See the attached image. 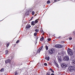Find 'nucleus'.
I'll return each mask as SVG.
<instances>
[{"mask_svg":"<svg viewBox=\"0 0 75 75\" xmlns=\"http://www.w3.org/2000/svg\"><path fill=\"white\" fill-rule=\"evenodd\" d=\"M55 47L56 48H62V45H55Z\"/></svg>","mask_w":75,"mask_h":75,"instance_id":"5","label":"nucleus"},{"mask_svg":"<svg viewBox=\"0 0 75 75\" xmlns=\"http://www.w3.org/2000/svg\"><path fill=\"white\" fill-rule=\"evenodd\" d=\"M58 61L59 62H61L62 61L61 60V59H60L59 58H58Z\"/></svg>","mask_w":75,"mask_h":75,"instance_id":"15","label":"nucleus"},{"mask_svg":"<svg viewBox=\"0 0 75 75\" xmlns=\"http://www.w3.org/2000/svg\"><path fill=\"white\" fill-rule=\"evenodd\" d=\"M47 75H50V74H47Z\"/></svg>","mask_w":75,"mask_h":75,"instance_id":"44","label":"nucleus"},{"mask_svg":"<svg viewBox=\"0 0 75 75\" xmlns=\"http://www.w3.org/2000/svg\"><path fill=\"white\" fill-rule=\"evenodd\" d=\"M52 69L51 68H50V71H52Z\"/></svg>","mask_w":75,"mask_h":75,"instance_id":"36","label":"nucleus"},{"mask_svg":"<svg viewBox=\"0 0 75 75\" xmlns=\"http://www.w3.org/2000/svg\"><path fill=\"white\" fill-rule=\"evenodd\" d=\"M48 41H51V39L50 38H48Z\"/></svg>","mask_w":75,"mask_h":75,"instance_id":"31","label":"nucleus"},{"mask_svg":"<svg viewBox=\"0 0 75 75\" xmlns=\"http://www.w3.org/2000/svg\"><path fill=\"white\" fill-rule=\"evenodd\" d=\"M47 4H50V1H47Z\"/></svg>","mask_w":75,"mask_h":75,"instance_id":"23","label":"nucleus"},{"mask_svg":"<svg viewBox=\"0 0 75 75\" xmlns=\"http://www.w3.org/2000/svg\"><path fill=\"white\" fill-rule=\"evenodd\" d=\"M47 74H48V73Z\"/></svg>","mask_w":75,"mask_h":75,"instance_id":"46","label":"nucleus"},{"mask_svg":"<svg viewBox=\"0 0 75 75\" xmlns=\"http://www.w3.org/2000/svg\"><path fill=\"white\" fill-rule=\"evenodd\" d=\"M45 48L46 50H48V47L47 46H46L45 47Z\"/></svg>","mask_w":75,"mask_h":75,"instance_id":"18","label":"nucleus"},{"mask_svg":"<svg viewBox=\"0 0 75 75\" xmlns=\"http://www.w3.org/2000/svg\"><path fill=\"white\" fill-rule=\"evenodd\" d=\"M36 39H37V40H38V38H37Z\"/></svg>","mask_w":75,"mask_h":75,"instance_id":"42","label":"nucleus"},{"mask_svg":"<svg viewBox=\"0 0 75 75\" xmlns=\"http://www.w3.org/2000/svg\"><path fill=\"white\" fill-rule=\"evenodd\" d=\"M51 72H52L53 73H54V70H52Z\"/></svg>","mask_w":75,"mask_h":75,"instance_id":"34","label":"nucleus"},{"mask_svg":"<svg viewBox=\"0 0 75 75\" xmlns=\"http://www.w3.org/2000/svg\"><path fill=\"white\" fill-rule=\"evenodd\" d=\"M19 41H20L19 40H17L16 42V44H18L19 42Z\"/></svg>","mask_w":75,"mask_h":75,"instance_id":"25","label":"nucleus"},{"mask_svg":"<svg viewBox=\"0 0 75 75\" xmlns=\"http://www.w3.org/2000/svg\"><path fill=\"white\" fill-rule=\"evenodd\" d=\"M6 64H7L9 63L10 64L11 63V60L9 59H7L5 61Z\"/></svg>","mask_w":75,"mask_h":75,"instance_id":"6","label":"nucleus"},{"mask_svg":"<svg viewBox=\"0 0 75 75\" xmlns=\"http://www.w3.org/2000/svg\"><path fill=\"white\" fill-rule=\"evenodd\" d=\"M9 46V44H8V43L6 45V47H8Z\"/></svg>","mask_w":75,"mask_h":75,"instance_id":"30","label":"nucleus"},{"mask_svg":"<svg viewBox=\"0 0 75 75\" xmlns=\"http://www.w3.org/2000/svg\"><path fill=\"white\" fill-rule=\"evenodd\" d=\"M72 33L73 34V35H74L75 36V31H74Z\"/></svg>","mask_w":75,"mask_h":75,"instance_id":"26","label":"nucleus"},{"mask_svg":"<svg viewBox=\"0 0 75 75\" xmlns=\"http://www.w3.org/2000/svg\"><path fill=\"white\" fill-rule=\"evenodd\" d=\"M63 60L65 61H68L69 60V58L68 56H66L64 57Z\"/></svg>","mask_w":75,"mask_h":75,"instance_id":"3","label":"nucleus"},{"mask_svg":"<svg viewBox=\"0 0 75 75\" xmlns=\"http://www.w3.org/2000/svg\"><path fill=\"white\" fill-rule=\"evenodd\" d=\"M31 27V26L30 25H28L26 26V28H30Z\"/></svg>","mask_w":75,"mask_h":75,"instance_id":"10","label":"nucleus"},{"mask_svg":"<svg viewBox=\"0 0 75 75\" xmlns=\"http://www.w3.org/2000/svg\"><path fill=\"white\" fill-rule=\"evenodd\" d=\"M14 54H13L10 57V58H11V60H12V59H13V58H14Z\"/></svg>","mask_w":75,"mask_h":75,"instance_id":"9","label":"nucleus"},{"mask_svg":"<svg viewBox=\"0 0 75 75\" xmlns=\"http://www.w3.org/2000/svg\"><path fill=\"white\" fill-rule=\"evenodd\" d=\"M35 31L37 32H38V31H39V30L37 29H36L35 30Z\"/></svg>","mask_w":75,"mask_h":75,"instance_id":"24","label":"nucleus"},{"mask_svg":"<svg viewBox=\"0 0 75 75\" xmlns=\"http://www.w3.org/2000/svg\"><path fill=\"white\" fill-rule=\"evenodd\" d=\"M42 48H43V46H41V47L38 49V53H40V51H41V50H42Z\"/></svg>","mask_w":75,"mask_h":75,"instance_id":"8","label":"nucleus"},{"mask_svg":"<svg viewBox=\"0 0 75 75\" xmlns=\"http://www.w3.org/2000/svg\"><path fill=\"white\" fill-rule=\"evenodd\" d=\"M45 59H47V57L46 56L45 57Z\"/></svg>","mask_w":75,"mask_h":75,"instance_id":"35","label":"nucleus"},{"mask_svg":"<svg viewBox=\"0 0 75 75\" xmlns=\"http://www.w3.org/2000/svg\"><path fill=\"white\" fill-rule=\"evenodd\" d=\"M68 54L70 55V56H72L73 55V51L70 48H68L67 50Z\"/></svg>","mask_w":75,"mask_h":75,"instance_id":"1","label":"nucleus"},{"mask_svg":"<svg viewBox=\"0 0 75 75\" xmlns=\"http://www.w3.org/2000/svg\"><path fill=\"white\" fill-rule=\"evenodd\" d=\"M27 15H28V14H27Z\"/></svg>","mask_w":75,"mask_h":75,"instance_id":"45","label":"nucleus"},{"mask_svg":"<svg viewBox=\"0 0 75 75\" xmlns=\"http://www.w3.org/2000/svg\"><path fill=\"white\" fill-rule=\"evenodd\" d=\"M47 61H48L50 60V57L49 56H48L47 57Z\"/></svg>","mask_w":75,"mask_h":75,"instance_id":"19","label":"nucleus"},{"mask_svg":"<svg viewBox=\"0 0 75 75\" xmlns=\"http://www.w3.org/2000/svg\"><path fill=\"white\" fill-rule=\"evenodd\" d=\"M33 17H32V18L30 19V20H33Z\"/></svg>","mask_w":75,"mask_h":75,"instance_id":"33","label":"nucleus"},{"mask_svg":"<svg viewBox=\"0 0 75 75\" xmlns=\"http://www.w3.org/2000/svg\"><path fill=\"white\" fill-rule=\"evenodd\" d=\"M51 75H54V73H52Z\"/></svg>","mask_w":75,"mask_h":75,"instance_id":"38","label":"nucleus"},{"mask_svg":"<svg viewBox=\"0 0 75 75\" xmlns=\"http://www.w3.org/2000/svg\"><path fill=\"white\" fill-rule=\"evenodd\" d=\"M44 65L45 66H47V63H44Z\"/></svg>","mask_w":75,"mask_h":75,"instance_id":"29","label":"nucleus"},{"mask_svg":"<svg viewBox=\"0 0 75 75\" xmlns=\"http://www.w3.org/2000/svg\"><path fill=\"white\" fill-rule=\"evenodd\" d=\"M4 69L2 68L1 70L0 71L1 72H3V71H4Z\"/></svg>","mask_w":75,"mask_h":75,"instance_id":"20","label":"nucleus"},{"mask_svg":"<svg viewBox=\"0 0 75 75\" xmlns=\"http://www.w3.org/2000/svg\"><path fill=\"white\" fill-rule=\"evenodd\" d=\"M35 15V16H37V14H36Z\"/></svg>","mask_w":75,"mask_h":75,"instance_id":"43","label":"nucleus"},{"mask_svg":"<svg viewBox=\"0 0 75 75\" xmlns=\"http://www.w3.org/2000/svg\"><path fill=\"white\" fill-rule=\"evenodd\" d=\"M57 0H54V1L55 2H57Z\"/></svg>","mask_w":75,"mask_h":75,"instance_id":"37","label":"nucleus"},{"mask_svg":"<svg viewBox=\"0 0 75 75\" xmlns=\"http://www.w3.org/2000/svg\"><path fill=\"white\" fill-rule=\"evenodd\" d=\"M74 0V1H75V0Z\"/></svg>","mask_w":75,"mask_h":75,"instance_id":"48","label":"nucleus"},{"mask_svg":"<svg viewBox=\"0 0 75 75\" xmlns=\"http://www.w3.org/2000/svg\"><path fill=\"white\" fill-rule=\"evenodd\" d=\"M72 38H69V40H72Z\"/></svg>","mask_w":75,"mask_h":75,"instance_id":"32","label":"nucleus"},{"mask_svg":"<svg viewBox=\"0 0 75 75\" xmlns=\"http://www.w3.org/2000/svg\"><path fill=\"white\" fill-rule=\"evenodd\" d=\"M33 11V10L32 9H29V10H28V12L29 13H31V11Z\"/></svg>","mask_w":75,"mask_h":75,"instance_id":"14","label":"nucleus"},{"mask_svg":"<svg viewBox=\"0 0 75 75\" xmlns=\"http://www.w3.org/2000/svg\"><path fill=\"white\" fill-rule=\"evenodd\" d=\"M69 70L71 72L74 71L75 70V67L74 66H70L69 67Z\"/></svg>","mask_w":75,"mask_h":75,"instance_id":"2","label":"nucleus"},{"mask_svg":"<svg viewBox=\"0 0 75 75\" xmlns=\"http://www.w3.org/2000/svg\"><path fill=\"white\" fill-rule=\"evenodd\" d=\"M54 52H55V50H54V49H52L50 50L49 53V54H52V53H54Z\"/></svg>","mask_w":75,"mask_h":75,"instance_id":"4","label":"nucleus"},{"mask_svg":"<svg viewBox=\"0 0 75 75\" xmlns=\"http://www.w3.org/2000/svg\"><path fill=\"white\" fill-rule=\"evenodd\" d=\"M34 23H35V22H33V21L32 22L31 24L32 25H34Z\"/></svg>","mask_w":75,"mask_h":75,"instance_id":"28","label":"nucleus"},{"mask_svg":"<svg viewBox=\"0 0 75 75\" xmlns=\"http://www.w3.org/2000/svg\"><path fill=\"white\" fill-rule=\"evenodd\" d=\"M62 68H66V67H67V66H68V64L66 65V64H62Z\"/></svg>","mask_w":75,"mask_h":75,"instance_id":"7","label":"nucleus"},{"mask_svg":"<svg viewBox=\"0 0 75 75\" xmlns=\"http://www.w3.org/2000/svg\"><path fill=\"white\" fill-rule=\"evenodd\" d=\"M5 75H6V74H5Z\"/></svg>","mask_w":75,"mask_h":75,"instance_id":"47","label":"nucleus"},{"mask_svg":"<svg viewBox=\"0 0 75 75\" xmlns=\"http://www.w3.org/2000/svg\"><path fill=\"white\" fill-rule=\"evenodd\" d=\"M38 19H36L35 20V24H37V23H38Z\"/></svg>","mask_w":75,"mask_h":75,"instance_id":"17","label":"nucleus"},{"mask_svg":"<svg viewBox=\"0 0 75 75\" xmlns=\"http://www.w3.org/2000/svg\"><path fill=\"white\" fill-rule=\"evenodd\" d=\"M5 55H7L8 53V51L7 50H6L5 51Z\"/></svg>","mask_w":75,"mask_h":75,"instance_id":"12","label":"nucleus"},{"mask_svg":"<svg viewBox=\"0 0 75 75\" xmlns=\"http://www.w3.org/2000/svg\"><path fill=\"white\" fill-rule=\"evenodd\" d=\"M15 75H18V73H17V71H16Z\"/></svg>","mask_w":75,"mask_h":75,"instance_id":"21","label":"nucleus"},{"mask_svg":"<svg viewBox=\"0 0 75 75\" xmlns=\"http://www.w3.org/2000/svg\"><path fill=\"white\" fill-rule=\"evenodd\" d=\"M54 64H55V65L56 66V67H59V65H58V64L56 62H54Z\"/></svg>","mask_w":75,"mask_h":75,"instance_id":"11","label":"nucleus"},{"mask_svg":"<svg viewBox=\"0 0 75 75\" xmlns=\"http://www.w3.org/2000/svg\"><path fill=\"white\" fill-rule=\"evenodd\" d=\"M73 65H74V66H75V60H74L73 61V63H72Z\"/></svg>","mask_w":75,"mask_h":75,"instance_id":"13","label":"nucleus"},{"mask_svg":"<svg viewBox=\"0 0 75 75\" xmlns=\"http://www.w3.org/2000/svg\"><path fill=\"white\" fill-rule=\"evenodd\" d=\"M36 43H37V40L36 41Z\"/></svg>","mask_w":75,"mask_h":75,"instance_id":"40","label":"nucleus"},{"mask_svg":"<svg viewBox=\"0 0 75 75\" xmlns=\"http://www.w3.org/2000/svg\"><path fill=\"white\" fill-rule=\"evenodd\" d=\"M44 39V37H42V38H40V41H43Z\"/></svg>","mask_w":75,"mask_h":75,"instance_id":"16","label":"nucleus"},{"mask_svg":"<svg viewBox=\"0 0 75 75\" xmlns=\"http://www.w3.org/2000/svg\"><path fill=\"white\" fill-rule=\"evenodd\" d=\"M26 14H26V13H25V15H26Z\"/></svg>","mask_w":75,"mask_h":75,"instance_id":"41","label":"nucleus"},{"mask_svg":"<svg viewBox=\"0 0 75 75\" xmlns=\"http://www.w3.org/2000/svg\"><path fill=\"white\" fill-rule=\"evenodd\" d=\"M34 14H35V12L34 11H33L32 12V15H34Z\"/></svg>","mask_w":75,"mask_h":75,"instance_id":"22","label":"nucleus"},{"mask_svg":"<svg viewBox=\"0 0 75 75\" xmlns=\"http://www.w3.org/2000/svg\"><path fill=\"white\" fill-rule=\"evenodd\" d=\"M37 33H34V36H36L37 35Z\"/></svg>","mask_w":75,"mask_h":75,"instance_id":"27","label":"nucleus"},{"mask_svg":"<svg viewBox=\"0 0 75 75\" xmlns=\"http://www.w3.org/2000/svg\"><path fill=\"white\" fill-rule=\"evenodd\" d=\"M61 36H59V37L58 38H61Z\"/></svg>","mask_w":75,"mask_h":75,"instance_id":"39","label":"nucleus"}]
</instances>
